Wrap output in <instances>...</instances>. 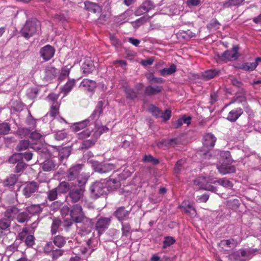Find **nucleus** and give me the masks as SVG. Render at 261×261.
Masks as SVG:
<instances>
[{"mask_svg":"<svg viewBox=\"0 0 261 261\" xmlns=\"http://www.w3.org/2000/svg\"><path fill=\"white\" fill-rule=\"evenodd\" d=\"M103 102L102 101H99L90 116L83 121L74 123L71 126L72 130L75 132H77L86 126L90 127L92 125H97L98 124L97 120L103 112Z\"/></svg>","mask_w":261,"mask_h":261,"instance_id":"obj_1","label":"nucleus"},{"mask_svg":"<svg viewBox=\"0 0 261 261\" xmlns=\"http://www.w3.org/2000/svg\"><path fill=\"white\" fill-rule=\"evenodd\" d=\"M111 184L114 185L112 189H116L119 185V181L116 179H101L100 181H95L90 188L91 196L96 199L100 196L106 194L109 191V186Z\"/></svg>","mask_w":261,"mask_h":261,"instance_id":"obj_2","label":"nucleus"},{"mask_svg":"<svg viewBox=\"0 0 261 261\" xmlns=\"http://www.w3.org/2000/svg\"><path fill=\"white\" fill-rule=\"evenodd\" d=\"M83 164H77L71 167L66 173V177L69 180L72 181L77 179L79 185L80 187L85 185L88 181L89 176L86 173H82L80 174L82 170Z\"/></svg>","mask_w":261,"mask_h":261,"instance_id":"obj_3","label":"nucleus"},{"mask_svg":"<svg viewBox=\"0 0 261 261\" xmlns=\"http://www.w3.org/2000/svg\"><path fill=\"white\" fill-rule=\"evenodd\" d=\"M41 24L39 21L34 19L28 20L20 31L22 36L29 39L40 30Z\"/></svg>","mask_w":261,"mask_h":261,"instance_id":"obj_4","label":"nucleus"},{"mask_svg":"<svg viewBox=\"0 0 261 261\" xmlns=\"http://www.w3.org/2000/svg\"><path fill=\"white\" fill-rule=\"evenodd\" d=\"M214 180L210 177H200L194 180V184L195 186H198L199 189L216 193L217 191V188L211 184H212L211 181Z\"/></svg>","mask_w":261,"mask_h":261,"instance_id":"obj_5","label":"nucleus"},{"mask_svg":"<svg viewBox=\"0 0 261 261\" xmlns=\"http://www.w3.org/2000/svg\"><path fill=\"white\" fill-rule=\"evenodd\" d=\"M92 167L95 172L99 173H106L116 169L115 164L111 163H103L98 161H93L92 162Z\"/></svg>","mask_w":261,"mask_h":261,"instance_id":"obj_6","label":"nucleus"},{"mask_svg":"<svg viewBox=\"0 0 261 261\" xmlns=\"http://www.w3.org/2000/svg\"><path fill=\"white\" fill-rule=\"evenodd\" d=\"M239 47L233 46L231 50H227L218 56V58L222 61L234 60H236L239 58L238 55Z\"/></svg>","mask_w":261,"mask_h":261,"instance_id":"obj_7","label":"nucleus"},{"mask_svg":"<svg viewBox=\"0 0 261 261\" xmlns=\"http://www.w3.org/2000/svg\"><path fill=\"white\" fill-rule=\"evenodd\" d=\"M70 215L73 221L76 223H81L85 218L82 206L79 204L74 205L72 207Z\"/></svg>","mask_w":261,"mask_h":261,"instance_id":"obj_8","label":"nucleus"},{"mask_svg":"<svg viewBox=\"0 0 261 261\" xmlns=\"http://www.w3.org/2000/svg\"><path fill=\"white\" fill-rule=\"evenodd\" d=\"M22 187V193L26 198L30 197L33 193L38 190V185L35 181L25 182Z\"/></svg>","mask_w":261,"mask_h":261,"instance_id":"obj_9","label":"nucleus"},{"mask_svg":"<svg viewBox=\"0 0 261 261\" xmlns=\"http://www.w3.org/2000/svg\"><path fill=\"white\" fill-rule=\"evenodd\" d=\"M84 188L82 187L70 190L68 194L69 198L73 203L77 202L80 200L83 201L84 197Z\"/></svg>","mask_w":261,"mask_h":261,"instance_id":"obj_10","label":"nucleus"},{"mask_svg":"<svg viewBox=\"0 0 261 261\" xmlns=\"http://www.w3.org/2000/svg\"><path fill=\"white\" fill-rule=\"evenodd\" d=\"M110 222V218L106 217H101L97 221L94 227L99 236L101 234L108 228Z\"/></svg>","mask_w":261,"mask_h":261,"instance_id":"obj_11","label":"nucleus"},{"mask_svg":"<svg viewBox=\"0 0 261 261\" xmlns=\"http://www.w3.org/2000/svg\"><path fill=\"white\" fill-rule=\"evenodd\" d=\"M130 211L131 209L126 210L124 206H120L116 209L113 215L121 223L128 220Z\"/></svg>","mask_w":261,"mask_h":261,"instance_id":"obj_12","label":"nucleus"},{"mask_svg":"<svg viewBox=\"0 0 261 261\" xmlns=\"http://www.w3.org/2000/svg\"><path fill=\"white\" fill-rule=\"evenodd\" d=\"M55 52L54 48L50 45H46L40 50V56L46 61L54 57Z\"/></svg>","mask_w":261,"mask_h":261,"instance_id":"obj_13","label":"nucleus"},{"mask_svg":"<svg viewBox=\"0 0 261 261\" xmlns=\"http://www.w3.org/2000/svg\"><path fill=\"white\" fill-rule=\"evenodd\" d=\"M95 69V66L93 62L89 58L85 59L84 62L82 65V70L83 73L87 76L91 73Z\"/></svg>","mask_w":261,"mask_h":261,"instance_id":"obj_14","label":"nucleus"},{"mask_svg":"<svg viewBox=\"0 0 261 261\" xmlns=\"http://www.w3.org/2000/svg\"><path fill=\"white\" fill-rule=\"evenodd\" d=\"M82 222L83 223L81 228L82 235L89 234L94 226L92 220L85 217Z\"/></svg>","mask_w":261,"mask_h":261,"instance_id":"obj_15","label":"nucleus"},{"mask_svg":"<svg viewBox=\"0 0 261 261\" xmlns=\"http://www.w3.org/2000/svg\"><path fill=\"white\" fill-rule=\"evenodd\" d=\"M243 110L241 108H237L231 110L228 114L226 119L231 122H236L243 114Z\"/></svg>","mask_w":261,"mask_h":261,"instance_id":"obj_16","label":"nucleus"},{"mask_svg":"<svg viewBox=\"0 0 261 261\" xmlns=\"http://www.w3.org/2000/svg\"><path fill=\"white\" fill-rule=\"evenodd\" d=\"M97 125H93L94 127L92 126L91 127L92 131L94 130L93 134V138H95L96 139H98L102 134L103 133H106L109 130V128L106 126H101V122L99 119L97 120Z\"/></svg>","mask_w":261,"mask_h":261,"instance_id":"obj_17","label":"nucleus"},{"mask_svg":"<svg viewBox=\"0 0 261 261\" xmlns=\"http://www.w3.org/2000/svg\"><path fill=\"white\" fill-rule=\"evenodd\" d=\"M216 141V138L211 133H207L203 136V145L207 149L213 148Z\"/></svg>","mask_w":261,"mask_h":261,"instance_id":"obj_18","label":"nucleus"},{"mask_svg":"<svg viewBox=\"0 0 261 261\" xmlns=\"http://www.w3.org/2000/svg\"><path fill=\"white\" fill-rule=\"evenodd\" d=\"M217 168L219 172L223 175L232 173L236 172V167L234 166L225 163L217 165Z\"/></svg>","mask_w":261,"mask_h":261,"instance_id":"obj_19","label":"nucleus"},{"mask_svg":"<svg viewBox=\"0 0 261 261\" xmlns=\"http://www.w3.org/2000/svg\"><path fill=\"white\" fill-rule=\"evenodd\" d=\"M260 61H261V58L257 57L255 59L254 62H246L242 64L240 68L245 71H252L256 69Z\"/></svg>","mask_w":261,"mask_h":261,"instance_id":"obj_20","label":"nucleus"},{"mask_svg":"<svg viewBox=\"0 0 261 261\" xmlns=\"http://www.w3.org/2000/svg\"><path fill=\"white\" fill-rule=\"evenodd\" d=\"M163 88L162 86L154 85V86H148L144 90V94L147 96H151L156 95L160 93Z\"/></svg>","mask_w":261,"mask_h":261,"instance_id":"obj_21","label":"nucleus"},{"mask_svg":"<svg viewBox=\"0 0 261 261\" xmlns=\"http://www.w3.org/2000/svg\"><path fill=\"white\" fill-rule=\"evenodd\" d=\"M80 86L88 91L92 92L96 87V83L94 81L84 79L81 83Z\"/></svg>","mask_w":261,"mask_h":261,"instance_id":"obj_22","label":"nucleus"},{"mask_svg":"<svg viewBox=\"0 0 261 261\" xmlns=\"http://www.w3.org/2000/svg\"><path fill=\"white\" fill-rule=\"evenodd\" d=\"M85 8L89 12L96 13L101 11V7L97 4L89 1L84 2Z\"/></svg>","mask_w":261,"mask_h":261,"instance_id":"obj_23","label":"nucleus"},{"mask_svg":"<svg viewBox=\"0 0 261 261\" xmlns=\"http://www.w3.org/2000/svg\"><path fill=\"white\" fill-rule=\"evenodd\" d=\"M131 15L132 12L130 10L125 11L124 13L116 17L115 21L117 24L121 25L127 22Z\"/></svg>","mask_w":261,"mask_h":261,"instance_id":"obj_24","label":"nucleus"},{"mask_svg":"<svg viewBox=\"0 0 261 261\" xmlns=\"http://www.w3.org/2000/svg\"><path fill=\"white\" fill-rule=\"evenodd\" d=\"M220 73V70L219 69H209L204 71L202 73V77L205 80H209L218 75Z\"/></svg>","mask_w":261,"mask_h":261,"instance_id":"obj_25","label":"nucleus"},{"mask_svg":"<svg viewBox=\"0 0 261 261\" xmlns=\"http://www.w3.org/2000/svg\"><path fill=\"white\" fill-rule=\"evenodd\" d=\"M258 251V249L256 248H248L240 249V253L242 257L250 259L257 253Z\"/></svg>","mask_w":261,"mask_h":261,"instance_id":"obj_26","label":"nucleus"},{"mask_svg":"<svg viewBox=\"0 0 261 261\" xmlns=\"http://www.w3.org/2000/svg\"><path fill=\"white\" fill-rule=\"evenodd\" d=\"M19 210L15 206L8 208L5 212V216L10 220L16 219Z\"/></svg>","mask_w":261,"mask_h":261,"instance_id":"obj_27","label":"nucleus"},{"mask_svg":"<svg viewBox=\"0 0 261 261\" xmlns=\"http://www.w3.org/2000/svg\"><path fill=\"white\" fill-rule=\"evenodd\" d=\"M75 81L74 79H69L67 82L64 85L61 89V92L64 94V96L67 95L75 86Z\"/></svg>","mask_w":261,"mask_h":261,"instance_id":"obj_28","label":"nucleus"},{"mask_svg":"<svg viewBox=\"0 0 261 261\" xmlns=\"http://www.w3.org/2000/svg\"><path fill=\"white\" fill-rule=\"evenodd\" d=\"M191 119L192 118L190 116L186 117L185 115H184L174 122L173 124L174 127L175 128H178L181 126L184 123L189 125L191 123Z\"/></svg>","mask_w":261,"mask_h":261,"instance_id":"obj_29","label":"nucleus"},{"mask_svg":"<svg viewBox=\"0 0 261 261\" xmlns=\"http://www.w3.org/2000/svg\"><path fill=\"white\" fill-rule=\"evenodd\" d=\"M71 149L68 147H63L59 151V159L61 162L63 163L64 160L67 159L70 155Z\"/></svg>","mask_w":261,"mask_h":261,"instance_id":"obj_30","label":"nucleus"},{"mask_svg":"<svg viewBox=\"0 0 261 261\" xmlns=\"http://www.w3.org/2000/svg\"><path fill=\"white\" fill-rule=\"evenodd\" d=\"M211 182L214 184L218 183L219 185L228 189H231L233 187V184L226 178H219L217 180L211 181Z\"/></svg>","mask_w":261,"mask_h":261,"instance_id":"obj_31","label":"nucleus"},{"mask_svg":"<svg viewBox=\"0 0 261 261\" xmlns=\"http://www.w3.org/2000/svg\"><path fill=\"white\" fill-rule=\"evenodd\" d=\"M72 67V66L67 65L64 66L61 71V73L58 78V80L60 82H62L65 79L68 77L70 73V69Z\"/></svg>","mask_w":261,"mask_h":261,"instance_id":"obj_32","label":"nucleus"},{"mask_svg":"<svg viewBox=\"0 0 261 261\" xmlns=\"http://www.w3.org/2000/svg\"><path fill=\"white\" fill-rule=\"evenodd\" d=\"M33 148L36 151L38 155L39 156L40 160L46 158L49 155L48 149L46 148L43 147L42 146L34 147Z\"/></svg>","mask_w":261,"mask_h":261,"instance_id":"obj_33","label":"nucleus"},{"mask_svg":"<svg viewBox=\"0 0 261 261\" xmlns=\"http://www.w3.org/2000/svg\"><path fill=\"white\" fill-rule=\"evenodd\" d=\"M56 164L53 160H46L43 163L42 168L44 171H50L56 168Z\"/></svg>","mask_w":261,"mask_h":261,"instance_id":"obj_34","label":"nucleus"},{"mask_svg":"<svg viewBox=\"0 0 261 261\" xmlns=\"http://www.w3.org/2000/svg\"><path fill=\"white\" fill-rule=\"evenodd\" d=\"M176 66L172 64L169 68H165L160 70V73L161 75L165 76L172 74L176 71Z\"/></svg>","mask_w":261,"mask_h":261,"instance_id":"obj_35","label":"nucleus"},{"mask_svg":"<svg viewBox=\"0 0 261 261\" xmlns=\"http://www.w3.org/2000/svg\"><path fill=\"white\" fill-rule=\"evenodd\" d=\"M151 18V17L148 15L143 16L140 17V18L137 19L135 21L132 22L131 23L134 28L137 29L138 28L143 24H144V23L149 21Z\"/></svg>","mask_w":261,"mask_h":261,"instance_id":"obj_36","label":"nucleus"},{"mask_svg":"<svg viewBox=\"0 0 261 261\" xmlns=\"http://www.w3.org/2000/svg\"><path fill=\"white\" fill-rule=\"evenodd\" d=\"M182 207L184 208V211L190 217H193L196 216V212L194 207L190 203L187 204L186 202L183 203Z\"/></svg>","mask_w":261,"mask_h":261,"instance_id":"obj_37","label":"nucleus"},{"mask_svg":"<svg viewBox=\"0 0 261 261\" xmlns=\"http://www.w3.org/2000/svg\"><path fill=\"white\" fill-rule=\"evenodd\" d=\"M56 188L59 193L65 194L69 192L70 185L68 182L63 181Z\"/></svg>","mask_w":261,"mask_h":261,"instance_id":"obj_38","label":"nucleus"},{"mask_svg":"<svg viewBox=\"0 0 261 261\" xmlns=\"http://www.w3.org/2000/svg\"><path fill=\"white\" fill-rule=\"evenodd\" d=\"M134 137L130 135H125L122 137L121 146L124 148L129 147L131 143L133 142Z\"/></svg>","mask_w":261,"mask_h":261,"instance_id":"obj_39","label":"nucleus"},{"mask_svg":"<svg viewBox=\"0 0 261 261\" xmlns=\"http://www.w3.org/2000/svg\"><path fill=\"white\" fill-rule=\"evenodd\" d=\"M27 211L31 214L35 215L42 211L40 204H32L26 208Z\"/></svg>","mask_w":261,"mask_h":261,"instance_id":"obj_40","label":"nucleus"},{"mask_svg":"<svg viewBox=\"0 0 261 261\" xmlns=\"http://www.w3.org/2000/svg\"><path fill=\"white\" fill-rule=\"evenodd\" d=\"M242 241V239H240L238 241L233 238L223 240L222 241V244L224 245H226L228 247H235Z\"/></svg>","mask_w":261,"mask_h":261,"instance_id":"obj_41","label":"nucleus"},{"mask_svg":"<svg viewBox=\"0 0 261 261\" xmlns=\"http://www.w3.org/2000/svg\"><path fill=\"white\" fill-rule=\"evenodd\" d=\"M61 221L58 218H54L51 226V233L52 234H56L61 226Z\"/></svg>","mask_w":261,"mask_h":261,"instance_id":"obj_42","label":"nucleus"},{"mask_svg":"<svg viewBox=\"0 0 261 261\" xmlns=\"http://www.w3.org/2000/svg\"><path fill=\"white\" fill-rule=\"evenodd\" d=\"M122 225V234L123 237L128 238L130 237L131 234V227L129 223H124L123 222L121 223Z\"/></svg>","mask_w":261,"mask_h":261,"instance_id":"obj_43","label":"nucleus"},{"mask_svg":"<svg viewBox=\"0 0 261 261\" xmlns=\"http://www.w3.org/2000/svg\"><path fill=\"white\" fill-rule=\"evenodd\" d=\"M18 178L14 174L11 175L9 177L6 179L4 182V186L11 187L14 186L17 181Z\"/></svg>","mask_w":261,"mask_h":261,"instance_id":"obj_44","label":"nucleus"},{"mask_svg":"<svg viewBox=\"0 0 261 261\" xmlns=\"http://www.w3.org/2000/svg\"><path fill=\"white\" fill-rule=\"evenodd\" d=\"M142 161L145 163H151L153 165H158L159 163V160L151 154L145 155L142 159Z\"/></svg>","mask_w":261,"mask_h":261,"instance_id":"obj_45","label":"nucleus"},{"mask_svg":"<svg viewBox=\"0 0 261 261\" xmlns=\"http://www.w3.org/2000/svg\"><path fill=\"white\" fill-rule=\"evenodd\" d=\"M57 69L52 66H47L45 69L46 76L49 79H52L57 74Z\"/></svg>","mask_w":261,"mask_h":261,"instance_id":"obj_46","label":"nucleus"},{"mask_svg":"<svg viewBox=\"0 0 261 261\" xmlns=\"http://www.w3.org/2000/svg\"><path fill=\"white\" fill-rule=\"evenodd\" d=\"M59 107L60 104L59 102H55L54 104H51L48 114L51 117H55L59 114Z\"/></svg>","mask_w":261,"mask_h":261,"instance_id":"obj_47","label":"nucleus"},{"mask_svg":"<svg viewBox=\"0 0 261 261\" xmlns=\"http://www.w3.org/2000/svg\"><path fill=\"white\" fill-rule=\"evenodd\" d=\"M125 93L126 94L127 99H134L138 96L137 93L135 92L134 89L129 87H126L125 88Z\"/></svg>","mask_w":261,"mask_h":261,"instance_id":"obj_48","label":"nucleus"},{"mask_svg":"<svg viewBox=\"0 0 261 261\" xmlns=\"http://www.w3.org/2000/svg\"><path fill=\"white\" fill-rule=\"evenodd\" d=\"M185 163L186 162L184 159H180L176 162L174 168L175 174H178L180 173V172L184 169V165H185Z\"/></svg>","mask_w":261,"mask_h":261,"instance_id":"obj_49","label":"nucleus"},{"mask_svg":"<svg viewBox=\"0 0 261 261\" xmlns=\"http://www.w3.org/2000/svg\"><path fill=\"white\" fill-rule=\"evenodd\" d=\"M65 239L61 236H57L54 238V243L59 248H61L65 244Z\"/></svg>","mask_w":261,"mask_h":261,"instance_id":"obj_50","label":"nucleus"},{"mask_svg":"<svg viewBox=\"0 0 261 261\" xmlns=\"http://www.w3.org/2000/svg\"><path fill=\"white\" fill-rule=\"evenodd\" d=\"M16 219L18 222L23 223L29 220V216L27 212L21 213H19V212Z\"/></svg>","mask_w":261,"mask_h":261,"instance_id":"obj_51","label":"nucleus"},{"mask_svg":"<svg viewBox=\"0 0 261 261\" xmlns=\"http://www.w3.org/2000/svg\"><path fill=\"white\" fill-rule=\"evenodd\" d=\"M22 160V154L17 153L13 154L9 159V162L10 164H13L16 165L19 161Z\"/></svg>","mask_w":261,"mask_h":261,"instance_id":"obj_52","label":"nucleus"},{"mask_svg":"<svg viewBox=\"0 0 261 261\" xmlns=\"http://www.w3.org/2000/svg\"><path fill=\"white\" fill-rule=\"evenodd\" d=\"M220 25L221 24L219 21L216 18H214L210 21V23L207 25L206 27L207 29L210 30H216L219 29Z\"/></svg>","mask_w":261,"mask_h":261,"instance_id":"obj_53","label":"nucleus"},{"mask_svg":"<svg viewBox=\"0 0 261 261\" xmlns=\"http://www.w3.org/2000/svg\"><path fill=\"white\" fill-rule=\"evenodd\" d=\"M149 112L152 114V115L156 118L160 117L161 114V111L159 108L153 105H151L149 107Z\"/></svg>","mask_w":261,"mask_h":261,"instance_id":"obj_54","label":"nucleus"},{"mask_svg":"<svg viewBox=\"0 0 261 261\" xmlns=\"http://www.w3.org/2000/svg\"><path fill=\"white\" fill-rule=\"evenodd\" d=\"M10 130V126L8 123L3 122L0 124V135H7Z\"/></svg>","mask_w":261,"mask_h":261,"instance_id":"obj_55","label":"nucleus"},{"mask_svg":"<svg viewBox=\"0 0 261 261\" xmlns=\"http://www.w3.org/2000/svg\"><path fill=\"white\" fill-rule=\"evenodd\" d=\"M244 0H228L223 4L224 8H229L240 5Z\"/></svg>","mask_w":261,"mask_h":261,"instance_id":"obj_56","label":"nucleus"},{"mask_svg":"<svg viewBox=\"0 0 261 261\" xmlns=\"http://www.w3.org/2000/svg\"><path fill=\"white\" fill-rule=\"evenodd\" d=\"M31 130L25 127L19 128L16 132L18 136L21 138L25 137L30 135Z\"/></svg>","mask_w":261,"mask_h":261,"instance_id":"obj_57","label":"nucleus"},{"mask_svg":"<svg viewBox=\"0 0 261 261\" xmlns=\"http://www.w3.org/2000/svg\"><path fill=\"white\" fill-rule=\"evenodd\" d=\"M38 94V89L37 88L34 87L28 89L27 95L31 99L35 98Z\"/></svg>","mask_w":261,"mask_h":261,"instance_id":"obj_58","label":"nucleus"},{"mask_svg":"<svg viewBox=\"0 0 261 261\" xmlns=\"http://www.w3.org/2000/svg\"><path fill=\"white\" fill-rule=\"evenodd\" d=\"M110 40L112 45L116 48H118L121 46V41L114 34H110Z\"/></svg>","mask_w":261,"mask_h":261,"instance_id":"obj_59","label":"nucleus"},{"mask_svg":"<svg viewBox=\"0 0 261 261\" xmlns=\"http://www.w3.org/2000/svg\"><path fill=\"white\" fill-rule=\"evenodd\" d=\"M30 146V143L28 140H21L17 146V150L18 151H22L26 150Z\"/></svg>","mask_w":261,"mask_h":261,"instance_id":"obj_60","label":"nucleus"},{"mask_svg":"<svg viewBox=\"0 0 261 261\" xmlns=\"http://www.w3.org/2000/svg\"><path fill=\"white\" fill-rule=\"evenodd\" d=\"M58 190L57 188H54L47 192V198L49 201H53L57 199L58 196Z\"/></svg>","mask_w":261,"mask_h":261,"instance_id":"obj_61","label":"nucleus"},{"mask_svg":"<svg viewBox=\"0 0 261 261\" xmlns=\"http://www.w3.org/2000/svg\"><path fill=\"white\" fill-rule=\"evenodd\" d=\"M175 242V239L172 237H166L164 238V240L163 241V247L164 248H166L168 247H169L173 245Z\"/></svg>","mask_w":261,"mask_h":261,"instance_id":"obj_62","label":"nucleus"},{"mask_svg":"<svg viewBox=\"0 0 261 261\" xmlns=\"http://www.w3.org/2000/svg\"><path fill=\"white\" fill-rule=\"evenodd\" d=\"M141 6L147 13L153 9L154 7L153 3L150 0H146Z\"/></svg>","mask_w":261,"mask_h":261,"instance_id":"obj_63","label":"nucleus"},{"mask_svg":"<svg viewBox=\"0 0 261 261\" xmlns=\"http://www.w3.org/2000/svg\"><path fill=\"white\" fill-rule=\"evenodd\" d=\"M67 137V133L65 130H59L56 132L55 134V139L57 140L60 141L65 139Z\"/></svg>","mask_w":261,"mask_h":261,"instance_id":"obj_64","label":"nucleus"}]
</instances>
